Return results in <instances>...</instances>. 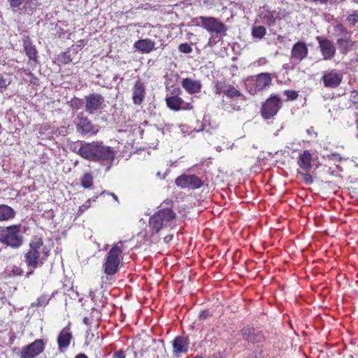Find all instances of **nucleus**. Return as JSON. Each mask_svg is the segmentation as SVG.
Masks as SVG:
<instances>
[{"label": "nucleus", "instance_id": "obj_1", "mask_svg": "<svg viewBox=\"0 0 358 358\" xmlns=\"http://www.w3.org/2000/svg\"><path fill=\"white\" fill-rule=\"evenodd\" d=\"M72 150L87 160L108 165L107 171L115 157L114 149L104 145L103 142L78 141L72 146Z\"/></svg>", "mask_w": 358, "mask_h": 358}, {"label": "nucleus", "instance_id": "obj_2", "mask_svg": "<svg viewBox=\"0 0 358 358\" xmlns=\"http://www.w3.org/2000/svg\"><path fill=\"white\" fill-rule=\"evenodd\" d=\"M20 225H10L6 227H0V243L18 249L23 244L24 238L20 235Z\"/></svg>", "mask_w": 358, "mask_h": 358}, {"label": "nucleus", "instance_id": "obj_3", "mask_svg": "<svg viewBox=\"0 0 358 358\" xmlns=\"http://www.w3.org/2000/svg\"><path fill=\"white\" fill-rule=\"evenodd\" d=\"M122 243V242H119L115 245L106 256L103 268L105 273L107 275H114L118 271L120 264V257L122 254V249L119 246V244Z\"/></svg>", "mask_w": 358, "mask_h": 358}, {"label": "nucleus", "instance_id": "obj_4", "mask_svg": "<svg viewBox=\"0 0 358 358\" xmlns=\"http://www.w3.org/2000/svg\"><path fill=\"white\" fill-rule=\"evenodd\" d=\"M176 213L170 208H164L155 213L149 220L152 234H157L164 226V222L172 220Z\"/></svg>", "mask_w": 358, "mask_h": 358}, {"label": "nucleus", "instance_id": "obj_5", "mask_svg": "<svg viewBox=\"0 0 358 358\" xmlns=\"http://www.w3.org/2000/svg\"><path fill=\"white\" fill-rule=\"evenodd\" d=\"M271 78L268 73H262L246 80L245 85L251 94L262 91L271 84Z\"/></svg>", "mask_w": 358, "mask_h": 358}, {"label": "nucleus", "instance_id": "obj_6", "mask_svg": "<svg viewBox=\"0 0 358 358\" xmlns=\"http://www.w3.org/2000/svg\"><path fill=\"white\" fill-rule=\"evenodd\" d=\"M104 97L97 93H92L85 96V111L90 115L97 113L103 108Z\"/></svg>", "mask_w": 358, "mask_h": 358}, {"label": "nucleus", "instance_id": "obj_7", "mask_svg": "<svg viewBox=\"0 0 358 358\" xmlns=\"http://www.w3.org/2000/svg\"><path fill=\"white\" fill-rule=\"evenodd\" d=\"M280 107V97L277 95H271L262 105L261 114L264 119L268 120L275 116Z\"/></svg>", "mask_w": 358, "mask_h": 358}, {"label": "nucleus", "instance_id": "obj_8", "mask_svg": "<svg viewBox=\"0 0 358 358\" xmlns=\"http://www.w3.org/2000/svg\"><path fill=\"white\" fill-rule=\"evenodd\" d=\"M199 19L202 27L208 32L221 34L227 31L226 26L217 18L201 16Z\"/></svg>", "mask_w": 358, "mask_h": 358}, {"label": "nucleus", "instance_id": "obj_9", "mask_svg": "<svg viewBox=\"0 0 358 358\" xmlns=\"http://www.w3.org/2000/svg\"><path fill=\"white\" fill-rule=\"evenodd\" d=\"M308 54V49L306 43L303 41L296 42L292 48L290 62L294 66L299 64Z\"/></svg>", "mask_w": 358, "mask_h": 358}, {"label": "nucleus", "instance_id": "obj_10", "mask_svg": "<svg viewBox=\"0 0 358 358\" xmlns=\"http://www.w3.org/2000/svg\"><path fill=\"white\" fill-rule=\"evenodd\" d=\"M176 185L181 188L195 189L200 188L203 181L195 175H182L176 180Z\"/></svg>", "mask_w": 358, "mask_h": 358}, {"label": "nucleus", "instance_id": "obj_11", "mask_svg": "<svg viewBox=\"0 0 358 358\" xmlns=\"http://www.w3.org/2000/svg\"><path fill=\"white\" fill-rule=\"evenodd\" d=\"M319 48L324 60H331L336 55V49L332 41L328 38L317 36Z\"/></svg>", "mask_w": 358, "mask_h": 358}, {"label": "nucleus", "instance_id": "obj_12", "mask_svg": "<svg viewBox=\"0 0 358 358\" xmlns=\"http://www.w3.org/2000/svg\"><path fill=\"white\" fill-rule=\"evenodd\" d=\"M9 5L13 10L22 6V10L28 15H32L40 3L37 0H9Z\"/></svg>", "mask_w": 358, "mask_h": 358}, {"label": "nucleus", "instance_id": "obj_13", "mask_svg": "<svg viewBox=\"0 0 358 358\" xmlns=\"http://www.w3.org/2000/svg\"><path fill=\"white\" fill-rule=\"evenodd\" d=\"M44 350V343L41 339L35 340L32 343L24 347L21 352V358H34Z\"/></svg>", "mask_w": 358, "mask_h": 358}, {"label": "nucleus", "instance_id": "obj_14", "mask_svg": "<svg viewBox=\"0 0 358 358\" xmlns=\"http://www.w3.org/2000/svg\"><path fill=\"white\" fill-rule=\"evenodd\" d=\"M343 76L336 70L334 69L329 71H325L322 76L324 85L326 87L335 88L341 83Z\"/></svg>", "mask_w": 358, "mask_h": 358}, {"label": "nucleus", "instance_id": "obj_15", "mask_svg": "<svg viewBox=\"0 0 358 358\" xmlns=\"http://www.w3.org/2000/svg\"><path fill=\"white\" fill-rule=\"evenodd\" d=\"M215 92L217 94H224L227 97L235 98L241 96V92L234 86L225 82L217 81L215 85Z\"/></svg>", "mask_w": 358, "mask_h": 358}, {"label": "nucleus", "instance_id": "obj_16", "mask_svg": "<svg viewBox=\"0 0 358 358\" xmlns=\"http://www.w3.org/2000/svg\"><path fill=\"white\" fill-rule=\"evenodd\" d=\"M40 254V252H35L31 250H28V252L25 254V262L29 267L32 268L31 271L27 272L26 275L27 278L33 274L34 269H36V268L43 265V262L41 259Z\"/></svg>", "mask_w": 358, "mask_h": 358}, {"label": "nucleus", "instance_id": "obj_17", "mask_svg": "<svg viewBox=\"0 0 358 358\" xmlns=\"http://www.w3.org/2000/svg\"><path fill=\"white\" fill-rule=\"evenodd\" d=\"M241 331L243 339L250 343H259L264 340V336L262 331L259 329L252 327H245Z\"/></svg>", "mask_w": 358, "mask_h": 358}, {"label": "nucleus", "instance_id": "obj_18", "mask_svg": "<svg viewBox=\"0 0 358 358\" xmlns=\"http://www.w3.org/2000/svg\"><path fill=\"white\" fill-rule=\"evenodd\" d=\"M180 89L178 87L173 90L172 96L166 98L167 106L173 110H179L181 109H186L187 107L184 105H187L183 100L178 96Z\"/></svg>", "mask_w": 358, "mask_h": 358}, {"label": "nucleus", "instance_id": "obj_19", "mask_svg": "<svg viewBox=\"0 0 358 358\" xmlns=\"http://www.w3.org/2000/svg\"><path fill=\"white\" fill-rule=\"evenodd\" d=\"M189 339L185 336H176L172 341L173 352L176 357L185 354L189 348Z\"/></svg>", "mask_w": 358, "mask_h": 358}, {"label": "nucleus", "instance_id": "obj_20", "mask_svg": "<svg viewBox=\"0 0 358 358\" xmlns=\"http://www.w3.org/2000/svg\"><path fill=\"white\" fill-rule=\"evenodd\" d=\"M73 336L69 326L64 327L57 336L58 348L60 352H64L69 346Z\"/></svg>", "mask_w": 358, "mask_h": 358}, {"label": "nucleus", "instance_id": "obj_21", "mask_svg": "<svg viewBox=\"0 0 358 358\" xmlns=\"http://www.w3.org/2000/svg\"><path fill=\"white\" fill-rule=\"evenodd\" d=\"M145 96V87L141 79H138L132 87V100L135 105H141Z\"/></svg>", "mask_w": 358, "mask_h": 358}, {"label": "nucleus", "instance_id": "obj_22", "mask_svg": "<svg viewBox=\"0 0 358 358\" xmlns=\"http://www.w3.org/2000/svg\"><path fill=\"white\" fill-rule=\"evenodd\" d=\"M181 85L186 92L191 94L199 93L202 87L199 80H193L189 78H183L181 81Z\"/></svg>", "mask_w": 358, "mask_h": 358}, {"label": "nucleus", "instance_id": "obj_23", "mask_svg": "<svg viewBox=\"0 0 358 358\" xmlns=\"http://www.w3.org/2000/svg\"><path fill=\"white\" fill-rule=\"evenodd\" d=\"M134 47L142 53H149L155 48V42L150 39H141L136 41Z\"/></svg>", "mask_w": 358, "mask_h": 358}, {"label": "nucleus", "instance_id": "obj_24", "mask_svg": "<svg viewBox=\"0 0 358 358\" xmlns=\"http://www.w3.org/2000/svg\"><path fill=\"white\" fill-rule=\"evenodd\" d=\"M312 155L308 150L303 151L300 154L298 159V164L303 171L308 172L312 168Z\"/></svg>", "mask_w": 358, "mask_h": 358}, {"label": "nucleus", "instance_id": "obj_25", "mask_svg": "<svg viewBox=\"0 0 358 358\" xmlns=\"http://www.w3.org/2000/svg\"><path fill=\"white\" fill-rule=\"evenodd\" d=\"M78 129L84 134H94V127L87 117H80L78 123Z\"/></svg>", "mask_w": 358, "mask_h": 358}, {"label": "nucleus", "instance_id": "obj_26", "mask_svg": "<svg viewBox=\"0 0 358 358\" xmlns=\"http://www.w3.org/2000/svg\"><path fill=\"white\" fill-rule=\"evenodd\" d=\"M15 216V211L10 206L0 205V222L12 220Z\"/></svg>", "mask_w": 358, "mask_h": 358}, {"label": "nucleus", "instance_id": "obj_27", "mask_svg": "<svg viewBox=\"0 0 358 358\" xmlns=\"http://www.w3.org/2000/svg\"><path fill=\"white\" fill-rule=\"evenodd\" d=\"M24 48L26 55L29 59L35 60L37 57V50L34 45H32L31 40L29 37H26L23 40Z\"/></svg>", "mask_w": 358, "mask_h": 358}, {"label": "nucleus", "instance_id": "obj_28", "mask_svg": "<svg viewBox=\"0 0 358 358\" xmlns=\"http://www.w3.org/2000/svg\"><path fill=\"white\" fill-rule=\"evenodd\" d=\"M337 44L340 52L346 54L352 47V41L350 38H341L337 40Z\"/></svg>", "mask_w": 358, "mask_h": 358}, {"label": "nucleus", "instance_id": "obj_29", "mask_svg": "<svg viewBox=\"0 0 358 358\" xmlns=\"http://www.w3.org/2000/svg\"><path fill=\"white\" fill-rule=\"evenodd\" d=\"M43 245V239L41 237L34 236L31 238V240L29 243V250L40 252L39 249L41 248Z\"/></svg>", "mask_w": 358, "mask_h": 358}, {"label": "nucleus", "instance_id": "obj_30", "mask_svg": "<svg viewBox=\"0 0 358 358\" xmlns=\"http://www.w3.org/2000/svg\"><path fill=\"white\" fill-rule=\"evenodd\" d=\"M266 33V28L263 26H254L252 27V34L255 38H262Z\"/></svg>", "mask_w": 358, "mask_h": 358}, {"label": "nucleus", "instance_id": "obj_31", "mask_svg": "<svg viewBox=\"0 0 358 358\" xmlns=\"http://www.w3.org/2000/svg\"><path fill=\"white\" fill-rule=\"evenodd\" d=\"M82 186L85 188L90 187L93 184V177L90 173H85L81 180Z\"/></svg>", "mask_w": 358, "mask_h": 358}, {"label": "nucleus", "instance_id": "obj_32", "mask_svg": "<svg viewBox=\"0 0 358 358\" xmlns=\"http://www.w3.org/2000/svg\"><path fill=\"white\" fill-rule=\"evenodd\" d=\"M298 174L300 175L301 178L306 184H312L313 182V177L308 172H301L299 171Z\"/></svg>", "mask_w": 358, "mask_h": 358}, {"label": "nucleus", "instance_id": "obj_33", "mask_svg": "<svg viewBox=\"0 0 358 358\" xmlns=\"http://www.w3.org/2000/svg\"><path fill=\"white\" fill-rule=\"evenodd\" d=\"M347 20L351 27H354L358 22V12L355 11L352 14L349 15Z\"/></svg>", "mask_w": 358, "mask_h": 358}, {"label": "nucleus", "instance_id": "obj_34", "mask_svg": "<svg viewBox=\"0 0 358 358\" xmlns=\"http://www.w3.org/2000/svg\"><path fill=\"white\" fill-rule=\"evenodd\" d=\"M178 50L180 52L185 54H189L192 51L191 45L187 43L180 44Z\"/></svg>", "mask_w": 358, "mask_h": 358}, {"label": "nucleus", "instance_id": "obj_35", "mask_svg": "<svg viewBox=\"0 0 358 358\" xmlns=\"http://www.w3.org/2000/svg\"><path fill=\"white\" fill-rule=\"evenodd\" d=\"M8 275L10 276H17L22 274V269L18 266H13L11 270H8Z\"/></svg>", "mask_w": 358, "mask_h": 358}, {"label": "nucleus", "instance_id": "obj_36", "mask_svg": "<svg viewBox=\"0 0 358 358\" xmlns=\"http://www.w3.org/2000/svg\"><path fill=\"white\" fill-rule=\"evenodd\" d=\"M59 60L64 64H68L71 62V55L69 52H65L59 55Z\"/></svg>", "mask_w": 358, "mask_h": 358}, {"label": "nucleus", "instance_id": "obj_37", "mask_svg": "<svg viewBox=\"0 0 358 358\" xmlns=\"http://www.w3.org/2000/svg\"><path fill=\"white\" fill-rule=\"evenodd\" d=\"M285 94L286 95L288 100H295L298 98L299 94L296 91L294 90H285Z\"/></svg>", "mask_w": 358, "mask_h": 358}, {"label": "nucleus", "instance_id": "obj_38", "mask_svg": "<svg viewBox=\"0 0 358 358\" xmlns=\"http://www.w3.org/2000/svg\"><path fill=\"white\" fill-rule=\"evenodd\" d=\"M10 82H8L7 80L3 77V76L0 73V90L1 92H3V90H6Z\"/></svg>", "mask_w": 358, "mask_h": 358}, {"label": "nucleus", "instance_id": "obj_39", "mask_svg": "<svg viewBox=\"0 0 358 358\" xmlns=\"http://www.w3.org/2000/svg\"><path fill=\"white\" fill-rule=\"evenodd\" d=\"M350 99L353 105L358 108V91L354 90L351 92Z\"/></svg>", "mask_w": 358, "mask_h": 358}, {"label": "nucleus", "instance_id": "obj_40", "mask_svg": "<svg viewBox=\"0 0 358 358\" xmlns=\"http://www.w3.org/2000/svg\"><path fill=\"white\" fill-rule=\"evenodd\" d=\"M335 31L340 34H347L348 33L347 29L341 24L335 26Z\"/></svg>", "mask_w": 358, "mask_h": 358}, {"label": "nucleus", "instance_id": "obj_41", "mask_svg": "<svg viewBox=\"0 0 358 358\" xmlns=\"http://www.w3.org/2000/svg\"><path fill=\"white\" fill-rule=\"evenodd\" d=\"M71 102L72 106H74L77 108H80L85 104V101L83 99L78 98L73 99Z\"/></svg>", "mask_w": 358, "mask_h": 358}, {"label": "nucleus", "instance_id": "obj_42", "mask_svg": "<svg viewBox=\"0 0 358 358\" xmlns=\"http://www.w3.org/2000/svg\"><path fill=\"white\" fill-rule=\"evenodd\" d=\"M113 358H125L124 352L123 350L116 351L114 353Z\"/></svg>", "mask_w": 358, "mask_h": 358}, {"label": "nucleus", "instance_id": "obj_43", "mask_svg": "<svg viewBox=\"0 0 358 358\" xmlns=\"http://www.w3.org/2000/svg\"><path fill=\"white\" fill-rule=\"evenodd\" d=\"M209 312L208 310H203L200 313L199 318L200 320H204L209 317Z\"/></svg>", "mask_w": 358, "mask_h": 358}, {"label": "nucleus", "instance_id": "obj_44", "mask_svg": "<svg viewBox=\"0 0 358 358\" xmlns=\"http://www.w3.org/2000/svg\"><path fill=\"white\" fill-rule=\"evenodd\" d=\"M49 252L50 251L45 248H43V256L41 257V259L42 260V262H43L46 259L47 257L49 256Z\"/></svg>", "mask_w": 358, "mask_h": 358}, {"label": "nucleus", "instance_id": "obj_45", "mask_svg": "<svg viewBox=\"0 0 358 358\" xmlns=\"http://www.w3.org/2000/svg\"><path fill=\"white\" fill-rule=\"evenodd\" d=\"M173 238V235H167L164 238V241L166 243H169Z\"/></svg>", "mask_w": 358, "mask_h": 358}, {"label": "nucleus", "instance_id": "obj_46", "mask_svg": "<svg viewBox=\"0 0 358 358\" xmlns=\"http://www.w3.org/2000/svg\"><path fill=\"white\" fill-rule=\"evenodd\" d=\"M75 358H88L87 356L85 354L80 353L77 355Z\"/></svg>", "mask_w": 358, "mask_h": 358}, {"label": "nucleus", "instance_id": "obj_47", "mask_svg": "<svg viewBox=\"0 0 358 358\" xmlns=\"http://www.w3.org/2000/svg\"><path fill=\"white\" fill-rule=\"evenodd\" d=\"M90 206V201H87L85 204L83 205V207L85 208V209H87Z\"/></svg>", "mask_w": 358, "mask_h": 358}, {"label": "nucleus", "instance_id": "obj_48", "mask_svg": "<svg viewBox=\"0 0 358 358\" xmlns=\"http://www.w3.org/2000/svg\"><path fill=\"white\" fill-rule=\"evenodd\" d=\"M90 206V201H87L85 204L83 205V207L85 208V209H87Z\"/></svg>", "mask_w": 358, "mask_h": 358}, {"label": "nucleus", "instance_id": "obj_49", "mask_svg": "<svg viewBox=\"0 0 358 358\" xmlns=\"http://www.w3.org/2000/svg\"><path fill=\"white\" fill-rule=\"evenodd\" d=\"M86 209H85V208L83 207V206H80L79 207V209L78 210V214H81L83 213Z\"/></svg>", "mask_w": 358, "mask_h": 358}, {"label": "nucleus", "instance_id": "obj_50", "mask_svg": "<svg viewBox=\"0 0 358 358\" xmlns=\"http://www.w3.org/2000/svg\"><path fill=\"white\" fill-rule=\"evenodd\" d=\"M108 194L111 195L113 196V198L118 202V198L117 196L113 192H110V193H108Z\"/></svg>", "mask_w": 358, "mask_h": 358}, {"label": "nucleus", "instance_id": "obj_51", "mask_svg": "<svg viewBox=\"0 0 358 358\" xmlns=\"http://www.w3.org/2000/svg\"><path fill=\"white\" fill-rule=\"evenodd\" d=\"M27 75H28V76H30V77H31V78H33V77H34V74H33L32 73H31V72H29V73H27Z\"/></svg>", "mask_w": 358, "mask_h": 358}, {"label": "nucleus", "instance_id": "obj_52", "mask_svg": "<svg viewBox=\"0 0 358 358\" xmlns=\"http://www.w3.org/2000/svg\"><path fill=\"white\" fill-rule=\"evenodd\" d=\"M356 125H357V128L358 129V115H357V121H356Z\"/></svg>", "mask_w": 358, "mask_h": 358}, {"label": "nucleus", "instance_id": "obj_53", "mask_svg": "<svg viewBox=\"0 0 358 358\" xmlns=\"http://www.w3.org/2000/svg\"><path fill=\"white\" fill-rule=\"evenodd\" d=\"M233 146H234V144H232V145H231L229 146H227V148L228 149H232Z\"/></svg>", "mask_w": 358, "mask_h": 358}, {"label": "nucleus", "instance_id": "obj_54", "mask_svg": "<svg viewBox=\"0 0 358 358\" xmlns=\"http://www.w3.org/2000/svg\"><path fill=\"white\" fill-rule=\"evenodd\" d=\"M217 150L220 152L222 150V148L221 147H217Z\"/></svg>", "mask_w": 358, "mask_h": 358}, {"label": "nucleus", "instance_id": "obj_55", "mask_svg": "<svg viewBox=\"0 0 358 358\" xmlns=\"http://www.w3.org/2000/svg\"><path fill=\"white\" fill-rule=\"evenodd\" d=\"M87 318L85 317L83 320L84 323L87 324Z\"/></svg>", "mask_w": 358, "mask_h": 358}, {"label": "nucleus", "instance_id": "obj_56", "mask_svg": "<svg viewBox=\"0 0 358 358\" xmlns=\"http://www.w3.org/2000/svg\"><path fill=\"white\" fill-rule=\"evenodd\" d=\"M134 357H135V358H137V357H138V355H137L136 352H134Z\"/></svg>", "mask_w": 358, "mask_h": 358}, {"label": "nucleus", "instance_id": "obj_57", "mask_svg": "<svg viewBox=\"0 0 358 358\" xmlns=\"http://www.w3.org/2000/svg\"><path fill=\"white\" fill-rule=\"evenodd\" d=\"M195 358H203V357L201 356H196Z\"/></svg>", "mask_w": 358, "mask_h": 358}, {"label": "nucleus", "instance_id": "obj_58", "mask_svg": "<svg viewBox=\"0 0 358 358\" xmlns=\"http://www.w3.org/2000/svg\"><path fill=\"white\" fill-rule=\"evenodd\" d=\"M171 203V201H167V204H169V203Z\"/></svg>", "mask_w": 358, "mask_h": 358}, {"label": "nucleus", "instance_id": "obj_59", "mask_svg": "<svg viewBox=\"0 0 358 358\" xmlns=\"http://www.w3.org/2000/svg\"><path fill=\"white\" fill-rule=\"evenodd\" d=\"M357 136H358V134H357Z\"/></svg>", "mask_w": 358, "mask_h": 358}]
</instances>
